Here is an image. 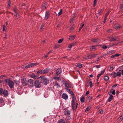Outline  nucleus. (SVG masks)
Wrapping results in <instances>:
<instances>
[{"label":"nucleus","mask_w":123,"mask_h":123,"mask_svg":"<svg viewBox=\"0 0 123 123\" xmlns=\"http://www.w3.org/2000/svg\"><path fill=\"white\" fill-rule=\"evenodd\" d=\"M76 101V98H72L71 101V107L72 109L74 111L75 109L77 108L78 105V104L75 103Z\"/></svg>","instance_id":"nucleus-1"},{"label":"nucleus","mask_w":123,"mask_h":123,"mask_svg":"<svg viewBox=\"0 0 123 123\" xmlns=\"http://www.w3.org/2000/svg\"><path fill=\"white\" fill-rule=\"evenodd\" d=\"M110 75L114 78H115L117 76L120 77L121 76V70H120L117 73L115 72H113L110 74Z\"/></svg>","instance_id":"nucleus-2"},{"label":"nucleus","mask_w":123,"mask_h":123,"mask_svg":"<svg viewBox=\"0 0 123 123\" xmlns=\"http://www.w3.org/2000/svg\"><path fill=\"white\" fill-rule=\"evenodd\" d=\"M5 81L9 85L10 88H12L13 87L14 83L12 81L9 79H6L5 80Z\"/></svg>","instance_id":"nucleus-3"},{"label":"nucleus","mask_w":123,"mask_h":123,"mask_svg":"<svg viewBox=\"0 0 123 123\" xmlns=\"http://www.w3.org/2000/svg\"><path fill=\"white\" fill-rule=\"evenodd\" d=\"M23 89L21 86H16V91L18 94L21 95L23 93Z\"/></svg>","instance_id":"nucleus-4"},{"label":"nucleus","mask_w":123,"mask_h":123,"mask_svg":"<svg viewBox=\"0 0 123 123\" xmlns=\"http://www.w3.org/2000/svg\"><path fill=\"white\" fill-rule=\"evenodd\" d=\"M62 82L63 84V85L65 87V89L67 88H71V86L70 84L68 82L65 80H63Z\"/></svg>","instance_id":"nucleus-5"},{"label":"nucleus","mask_w":123,"mask_h":123,"mask_svg":"<svg viewBox=\"0 0 123 123\" xmlns=\"http://www.w3.org/2000/svg\"><path fill=\"white\" fill-rule=\"evenodd\" d=\"M67 92L69 93L71 95V97L72 98H76L75 94L73 93V92L70 88L65 89Z\"/></svg>","instance_id":"nucleus-6"},{"label":"nucleus","mask_w":123,"mask_h":123,"mask_svg":"<svg viewBox=\"0 0 123 123\" xmlns=\"http://www.w3.org/2000/svg\"><path fill=\"white\" fill-rule=\"evenodd\" d=\"M34 80L31 79H29L27 81V85H28L31 87L33 86H34Z\"/></svg>","instance_id":"nucleus-7"},{"label":"nucleus","mask_w":123,"mask_h":123,"mask_svg":"<svg viewBox=\"0 0 123 123\" xmlns=\"http://www.w3.org/2000/svg\"><path fill=\"white\" fill-rule=\"evenodd\" d=\"M34 85L37 88H39L41 87V82L38 80H37L35 81Z\"/></svg>","instance_id":"nucleus-8"},{"label":"nucleus","mask_w":123,"mask_h":123,"mask_svg":"<svg viewBox=\"0 0 123 123\" xmlns=\"http://www.w3.org/2000/svg\"><path fill=\"white\" fill-rule=\"evenodd\" d=\"M39 78H41V82L43 84H46V78L43 76H40Z\"/></svg>","instance_id":"nucleus-9"},{"label":"nucleus","mask_w":123,"mask_h":123,"mask_svg":"<svg viewBox=\"0 0 123 123\" xmlns=\"http://www.w3.org/2000/svg\"><path fill=\"white\" fill-rule=\"evenodd\" d=\"M98 56V55L97 54L93 53L90 54L89 55L87 56V57L88 59H90Z\"/></svg>","instance_id":"nucleus-10"},{"label":"nucleus","mask_w":123,"mask_h":123,"mask_svg":"<svg viewBox=\"0 0 123 123\" xmlns=\"http://www.w3.org/2000/svg\"><path fill=\"white\" fill-rule=\"evenodd\" d=\"M22 84L24 86H27V82L26 79L25 78H23L22 79Z\"/></svg>","instance_id":"nucleus-11"},{"label":"nucleus","mask_w":123,"mask_h":123,"mask_svg":"<svg viewBox=\"0 0 123 123\" xmlns=\"http://www.w3.org/2000/svg\"><path fill=\"white\" fill-rule=\"evenodd\" d=\"M71 113L70 111L67 109H65L64 111V114L66 115H70Z\"/></svg>","instance_id":"nucleus-12"},{"label":"nucleus","mask_w":123,"mask_h":123,"mask_svg":"<svg viewBox=\"0 0 123 123\" xmlns=\"http://www.w3.org/2000/svg\"><path fill=\"white\" fill-rule=\"evenodd\" d=\"M37 64V63H30L29 64L27 65V68H29L32 67L34 66H36Z\"/></svg>","instance_id":"nucleus-13"},{"label":"nucleus","mask_w":123,"mask_h":123,"mask_svg":"<svg viewBox=\"0 0 123 123\" xmlns=\"http://www.w3.org/2000/svg\"><path fill=\"white\" fill-rule=\"evenodd\" d=\"M46 73V69H45L43 70H40L37 72V74H44Z\"/></svg>","instance_id":"nucleus-14"},{"label":"nucleus","mask_w":123,"mask_h":123,"mask_svg":"<svg viewBox=\"0 0 123 123\" xmlns=\"http://www.w3.org/2000/svg\"><path fill=\"white\" fill-rule=\"evenodd\" d=\"M62 97L64 99L66 100L68 98V96L67 94L64 93L62 94Z\"/></svg>","instance_id":"nucleus-15"},{"label":"nucleus","mask_w":123,"mask_h":123,"mask_svg":"<svg viewBox=\"0 0 123 123\" xmlns=\"http://www.w3.org/2000/svg\"><path fill=\"white\" fill-rule=\"evenodd\" d=\"M15 13L14 14V16L17 19H18L19 18L20 16L18 13H17V11L15 10H14Z\"/></svg>","instance_id":"nucleus-16"},{"label":"nucleus","mask_w":123,"mask_h":123,"mask_svg":"<svg viewBox=\"0 0 123 123\" xmlns=\"http://www.w3.org/2000/svg\"><path fill=\"white\" fill-rule=\"evenodd\" d=\"M111 93H112L113 95H115V90L114 89H112V90L110 91L108 93V96L111 95Z\"/></svg>","instance_id":"nucleus-17"},{"label":"nucleus","mask_w":123,"mask_h":123,"mask_svg":"<svg viewBox=\"0 0 123 123\" xmlns=\"http://www.w3.org/2000/svg\"><path fill=\"white\" fill-rule=\"evenodd\" d=\"M3 94L5 97H6L8 95V91L6 90H4L3 91Z\"/></svg>","instance_id":"nucleus-18"},{"label":"nucleus","mask_w":123,"mask_h":123,"mask_svg":"<svg viewBox=\"0 0 123 123\" xmlns=\"http://www.w3.org/2000/svg\"><path fill=\"white\" fill-rule=\"evenodd\" d=\"M121 28V26L119 24H116L115 25V28L116 30H119L120 28Z\"/></svg>","instance_id":"nucleus-19"},{"label":"nucleus","mask_w":123,"mask_h":123,"mask_svg":"<svg viewBox=\"0 0 123 123\" xmlns=\"http://www.w3.org/2000/svg\"><path fill=\"white\" fill-rule=\"evenodd\" d=\"M96 46H101L102 48H103V49H105L108 48V47L107 46L105 45H96Z\"/></svg>","instance_id":"nucleus-20"},{"label":"nucleus","mask_w":123,"mask_h":123,"mask_svg":"<svg viewBox=\"0 0 123 123\" xmlns=\"http://www.w3.org/2000/svg\"><path fill=\"white\" fill-rule=\"evenodd\" d=\"M96 48L95 47V46L93 45L91 46L90 48V50L91 51H94L96 50Z\"/></svg>","instance_id":"nucleus-21"},{"label":"nucleus","mask_w":123,"mask_h":123,"mask_svg":"<svg viewBox=\"0 0 123 123\" xmlns=\"http://www.w3.org/2000/svg\"><path fill=\"white\" fill-rule=\"evenodd\" d=\"M120 55L119 54H117L115 55H112L111 56V58L113 59L115 58L116 57H118Z\"/></svg>","instance_id":"nucleus-22"},{"label":"nucleus","mask_w":123,"mask_h":123,"mask_svg":"<svg viewBox=\"0 0 123 123\" xmlns=\"http://www.w3.org/2000/svg\"><path fill=\"white\" fill-rule=\"evenodd\" d=\"M75 36L74 35H72L69 37V40H74L75 38Z\"/></svg>","instance_id":"nucleus-23"},{"label":"nucleus","mask_w":123,"mask_h":123,"mask_svg":"<svg viewBox=\"0 0 123 123\" xmlns=\"http://www.w3.org/2000/svg\"><path fill=\"white\" fill-rule=\"evenodd\" d=\"M92 41L94 42H99L100 41V40L99 39H97V38H94L92 39Z\"/></svg>","instance_id":"nucleus-24"},{"label":"nucleus","mask_w":123,"mask_h":123,"mask_svg":"<svg viewBox=\"0 0 123 123\" xmlns=\"http://www.w3.org/2000/svg\"><path fill=\"white\" fill-rule=\"evenodd\" d=\"M109 95H110V96L109 97L108 99V101L109 102H110L112 100L113 97V96L111 94Z\"/></svg>","instance_id":"nucleus-25"},{"label":"nucleus","mask_w":123,"mask_h":123,"mask_svg":"<svg viewBox=\"0 0 123 123\" xmlns=\"http://www.w3.org/2000/svg\"><path fill=\"white\" fill-rule=\"evenodd\" d=\"M62 72V69L61 68H58L57 70L56 73L57 75H58Z\"/></svg>","instance_id":"nucleus-26"},{"label":"nucleus","mask_w":123,"mask_h":123,"mask_svg":"<svg viewBox=\"0 0 123 123\" xmlns=\"http://www.w3.org/2000/svg\"><path fill=\"white\" fill-rule=\"evenodd\" d=\"M85 99V98L84 96H82L81 97L80 100L81 103H83L84 102Z\"/></svg>","instance_id":"nucleus-27"},{"label":"nucleus","mask_w":123,"mask_h":123,"mask_svg":"<svg viewBox=\"0 0 123 123\" xmlns=\"http://www.w3.org/2000/svg\"><path fill=\"white\" fill-rule=\"evenodd\" d=\"M117 37L116 36H114L113 37H111V42L116 41Z\"/></svg>","instance_id":"nucleus-28"},{"label":"nucleus","mask_w":123,"mask_h":123,"mask_svg":"<svg viewBox=\"0 0 123 123\" xmlns=\"http://www.w3.org/2000/svg\"><path fill=\"white\" fill-rule=\"evenodd\" d=\"M82 65L80 63L78 64L75 65V66L79 68H81L82 67Z\"/></svg>","instance_id":"nucleus-29"},{"label":"nucleus","mask_w":123,"mask_h":123,"mask_svg":"<svg viewBox=\"0 0 123 123\" xmlns=\"http://www.w3.org/2000/svg\"><path fill=\"white\" fill-rule=\"evenodd\" d=\"M21 68L23 69H25L27 68V65H22L21 66Z\"/></svg>","instance_id":"nucleus-30"},{"label":"nucleus","mask_w":123,"mask_h":123,"mask_svg":"<svg viewBox=\"0 0 123 123\" xmlns=\"http://www.w3.org/2000/svg\"><path fill=\"white\" fill-rule=\"evenodd\" d=\"M54 79L55 80L59 81V80H61V79L59 77H55L54 78Z\"/></svg>","instance_id":"nucleus-31"},{"label":"nucleus","mask_w":123,"mask_h":123,"mask_svg":"<svg viewBox=\"0 0 123 123\" xmlns=\"http://www.w3.org/2000/svg\"><path fill=\"white\" fill-rule=\"evenodd\" d=\"M89 84L90 86V87H92L93 86L92 82L91 80H89Z\"/></svg>","instance_id":"nucleus-32"},{"label":"nucleus","mask_w":123,"mask_h":123,"mask_svg":"<svg viewBox=\"0 0 123 123\" xmlns=\"http://www.w3.org/2000/svg\"><path fill=\"white\" fill-rule=\"evenodd\" d=\"M109 77L107 76H106L104 77V79L106 81H108L109 80Z\"/></svg>","instance_id":"nucleus-33"},{"label":"nucleus","mask_w":123,"mask_h":123,"mask_svg":"<svg viewBox=\"0 0 123 123\" xmlns=\"http://www.w3.org/2000/svg\"><path fill=\"white\" fill-rule=\"evenodd\" d=\"M102 9H100L98 10V12L97 13L98 14V15H100L101 13L102 12Z\"/></svg>","instance_id":"nucleus-34"},{"label":"nucleus","mask_w":123,"mask_h":123,"mask_svg":"<svg viewBox=\"0 0 123 123\" xmlns=\"http://www.w3.org/2000/svg\"><path fill=\"white\" fill-rule=\"evenodd\" d=\"M115 51L114 50H112L111 51H109L108 52L109 54H112L113 53H115Z\"/></svg>","instance_id":"nucleus-35"},{"label":"nucleus","mask_w":123,"mask_h":123,"mask_svg":"<svg viewBox=\"0 0 123 123\" xmlns=\"http://www.w3.org/2000/svg\"><path fill=\"white\" fill-rule=\"evenodd\" d=\"M50 14V12L47 11V19L49 17Z\"/></svg>","instance_id":"nucleus-36"},{"label":"nucleus","mask_w":123,"mask_h":123,"mask_svg":"<svg viewBox=\"0 0 123 123\" xmlns=\"http://www.w3.org/2000/svg\"><path fill=\"white\" fill-rule=\"evenodd\" d=\"M58 123H65V121L64 119H61L59 121Z\"/></svg>","instance_id":"nucleus-37"},{"label":"nucleus","mask_w":123,"mask_h":123,"mask_svg":"<svg viewBox=\"0 0 123 123\" xmlns=\"http://www.w3.org/2000/svg\"><path fill=\"white\" fill-rule=\"evenodd\" d=\"M44 26V25H41V27L39 29V30H40V31H42L43 29Z\"/></svg>","instance_id":"nucleus-38"},{"label":"nucleus","mask_w":123,"mask_h":123,"mask_svg":"<svg viewBox=\"0 0 123 123\" xmlns=\"http://www.w3.org/2000/svg\"><path fill=\"white\" fill-rule=\"evenodd\" d=\"M91 109V107L89 106H88L87 108L85 110V111H88Z\"/></svg>","instance_id":"nucleus-39"},{"label":"nucleus","mask_w":123,"mask_h":123,"mask_svg":"<svg viewBox=\"0 0 123 123\" xmlns=\"http://www.w3.org/2000/svg\"><path fill=\"white\" fill-rule=\"evenodd\" d=\"M123 119V118L121 116H120L118 119V121L119 122H121L122 120Z\"/></svg>","instance_id":"nucleus-40"},{"label":"nucleus","mask_w":123,"mask_h":123,"mask_svg":"<svg viewBox=\"0 0 123 123\" xmlns=\"http://www.w3.org/2000/svg\"><path fill=\"white\" fill-rule=\"evenodd\" d=\"M63 40V39H60L58 40V43H61L62 42Z\"/></svg>","instance_id":"nucleus-41"},{"label":"nucleus","mask_w":123,"mask_h":123,"mask_svg":"<svg viewBox=\"0 0 123 123\" xmlns=\"http://www.w3.org/2000/svg\"><path fill=\"white\" fill-rule=\"evenodd\" d=\"M62 9H61L60 10V12L58 13V16H59L61 15L62 13Z\"/></svg>","instance_id":"nucleus-42"},{"label":"nucleus","mask_w":123,"mask_h":123,"mask_svg":"<svg viewBox=\"0 0 123 123\" xmlns=\"http://www.w3.org/2000/svg\"><path fill=\"white\" fill-rule=\"evenodd\" d=\"M3 90L2 89L0 88V94L1 95H2L3 94Z\"/></svg>","instance_id":"nucleus-43"},{"label":"nucleus","mask_w":123,"mask_h":123,"mask_svg":"<svg viewBox=\"0 0 123 123\" xmlns=\"http://www.w3.org/2000/svg\"><path fill=\"white\" fill-rule=\"evenodd\" d=\"M54 86H56L58 88H59L60 87V86L59 84L57 83L56 84L54 85Z\"/></svg>","instance_id":"nucleus-44"},{"label":"nucleus","mask_w":123,"mask_h":123,"mask_svg":"<svg viewBox=\"0 0 123 123\" xmlns=\"http://www.w3.org/2000/svg\"><path fill=\"white\" fill-rule=\"evenodd\" d=\"M107 18L106 16H105L104 21H103V23H105L106 20Z\"/></svg>","instance_id":"nucleus-45"},{"label":"nucleus","mask_w":123,"mask_h":123,"mask_svg":"<svg viewBox=\"0 0 123 123\" xmlns=\"http://www.w3.org/2000/svg\"><path fill=\"white\" fill-rule=\"evenodd\" d=\"M101 75V74L100 73L97 75V80H98L99 78V77Z\"/></svg>","instance_id":"nucleus-46"},{"label":"nucleus","mask_w":123,"mask_h":123,"mask_svg":"<svg viewBox=\"0 0 123 123\" xmlns=\"http://www.w3.org/2000/svg\"><path fill=\"white\" fill-rule=\"evenodd\" d=\"M74 16L72 18H71L70 20V22L71 23L72 22H73V21L74 20Z\"/></svg>","instance_id":"nucleus-47"},{"label":"nucleus","mask_w":123,"mask_h":123,"mask_svg":"<svg viewBox=\"0 0 123 123\" xmlns=\"http://www.w3.org/2000/svg\"><path fill=\"white\" fill-rule=\"evenodd\" d=\"M112 31V29H109L107 31V32L108 33H110Z\"/></svg>","instance_id":"nucleus-48"},{"label":"nucleus","mask_w":123,"mask_h":123,"mask_svg":"<svg viewBox=\"0 0 123 123\" xmlns=\"http://www.w3.org/2000/svg\"><path fill=\"white\" fill-rule=\"evenodd\" d=\"M4 102L3 99L2 98H0V103H3Z\"/></svg>","instance_id":"nucleus-49"},{"label":"nucleus","mask_w":123,"mask_h":123,"mask_svg":"<svg viewBox=\"0 0 123 123\" xmlns=\"http://www.w3.org/2000/svg\"><path fill=\"white\" fill-rule=\"evenodd\" d=\"M84 24H82V25H81V27L79 29V31H80V30H81V29L82 28V27L84 26Z\"/></svg>","instance_id":"nucleus-50"},{"label":"nucleus","mask_w":123,"mask_h":123,"mask_svg":"<svg viewBox=\"0 0 123 123\" xmlns=\"http://www.w3.org/2000/svg\"><path fill=\"white\" fill-rule=\"evenodd\" d=\"M110 12L108 11L105 14V16H106V17L107 18V16L109 15Z\"/></svg>","instance_id":"nucleus-51"},{"label":"nucleus","mask_w":123,"mask_h":123,"mask_svg":"<svg viewBox=\"0 0 123 123\" xmlns=\"http://www.w3.org/2000/svg\"><path fill=\"white\" fill-rule=\"evenodd\" d=\"M110 69L111 71H112L114 69L113 67L112 66H111L110 67Z\"/></svg>","instance_id":"nucleus-52"},{"label":"nucleus","mask_w":123,"mask_h":123,"mask_svg":"<svg viewBox=\"0 0 123 123\" xmlns=\"http://www.w3.org/2000/svg\"><path fill=\"white\" fill-rule=\"evenodd\" d=\"M120 9L123 8V3L122 4L120 5Z\"/></svg>","instance_id":"nucleus-53"},{"label":"nucleus","mask_w":123,"mask_h":123,"mask_svg":"<svg viewBox=\"0 0 123 123\" xmlns=\"http://www.w3.org/2000/svg\"><path fill=\"white\" fill-rule=\"evenodd\" d=\"M108 39H107V40L111 41V37H107Z\"/></svg>","instance_id":"nucleus-54"},{"label":"nucleus","mask_w":123,"mask_h":123,"mask_svg":"<svg viewBox=\"0 0 123 123\" xmlns=\"http://www.w3.org/2000/svg\"><path fill=\"white\" fill-rule=\"evenodd\" d=\"M105 71V69H104L103 71H102L101 72V73H100V74H101V75H102L104 73Z\"/></svg>","instance_id":"nucleus-55"},{"label":"nucleus","mask_w":123,"mask_h":123,"mask_svg":"<svg viewBox=\"0 0 123 123\" xmlns=\"http://www.w3.org/2000/svg\"><path fill=\"white\" fill-rule=\"evenodd\" d=\"M99 113H101V114L103 113V111L102 110L100 109V110H99Z\"/></svg>","instance_id":"nucleus-56"},{"label":"nucleus","mask_w":123,"mask_h":123,"mask_svg":"<svg viewBox=\"0 0 123 123\" xmlns=\"http://www.w3.org/2000/svg\"><path fill=\"white\" fill-rule=\"evenodd\" d=\"M6 28V27L4 25L3 26V31H5V29Z\"/></svg>","instance_id":"nucleus-57"},{"label":"nucleus","mask_w":123,"mask_h":123,"mask_svg":"<svg viewBox=\"0 0 123 123\" xmlns=\"http://www.w3.org/2000/svg\"><path fill=\"white\" fill-rule=\"evenodd\" d=\"M115 45L114 44H112V45H109V46L108 47V48H109L110 47H113Z\"/></svg>","instance_id":"nucleus-58"},{"label":"nucleus","mask_w":123,"mask_h":123,"mask_svg":"<svg viewBox=\"0 0 123 123\" xmlns=\"http://www.w3.org/2000/svg\"><path fill=\"white\" fill-rule=\"evenodd\" d=\"M72 46H73L72 45V44L68 46V49L69 48L70 49H71L72 48Z\"/></svg>","instance_id":"nucleus-59"},{"label":"nucleus","mask_w":123,"mask_h":123,"mask_svg":"<svg viewBox=\"0 0 123 123\" xmlns=\"http://www.w3.org/2000/svg\"><path fill=\"white\" fill-rule=\"evenodd\" d=\"M109 54L108 52L107 53H106L105 54H104L103 55L104 56H106L107 55H108Z\"/></svg>","instance_id":"nucleus-60"},{"label":"nucleus","mask_w":123,"mask_h":123,"mask_svg":"<svg viewBox=\"0 0 123 123\" xmlns=\"http://www.w3.org/2000/svg\"><path fill=\"white\" fill-rule=\"evenodd\" d=\"M10 4H11V3L10 2V1H9L8 2V4L7 6V7H9L10 6Z\"/></svg>","instance_id":"nucleus-61"},{"label":"nucleus","mask_w":123,"mask_h":123,"mask_svg":"<svg viewBox=\"0 0 123 123\" xmlns=\"http://www.w3.org/2000/svg\"><path fill=\"white\" fill-rule=\"evenodd\" d=\"M68 116V120H70L71 119V116L70 115Z\"/></svg>","instance_id":"nucleus-62"},{"label":"nucleus","mask_w":123,"mask_h":123,"mask_svg":"<svg viewBox=\"0 0 123 123\" xmlns=\"http://www.w3.org/2000/svg\"><path fill=\"white\" fill-rule=\"evenodd\" d=\"M100 67V65H96V66L95 67H96L97 68H99Z\"/></svg>","instance_id":"nucleus-63"},{"label":"nucleus","mask_w":123,"mask_h":123,"mask_svg":"<svg viewBox=\"0 0 123 123\" xmlns=\"http://www.w3.org/2000/svg\"><path fill=\"white\" fill-rule=\"evenodd\" d=\"M121 74H122V75L123 76V70L121 69Z\"/></svg>","instance_id":"nucleus-64"}]
</instances>
